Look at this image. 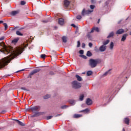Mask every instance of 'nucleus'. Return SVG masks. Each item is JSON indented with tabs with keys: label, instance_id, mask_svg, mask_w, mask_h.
<instances>
[{
	"label": "nucleus",
	"instance_id": "nucleus-1",
	"mask_svg": "<svg viewBox=\"0 0 131 131\" xmlns=\"http://www.w3.org/2000/svg\"><path fill=\"white\" fill-rule=\"evenodd\" d=\"M3 49L1 50V51L4 54H7L8 56L3 59L0 60V68L5 67L9 62H11V60H13L14 58H16L17 56L21 55L23 53V48L16 47L15 49H13V47L9 46L7 47L6 46H2Z\"/></svg>",
	"mask_w": 131,
	"mask_h": 131
},
{
	"label": "nucleus",
	"instance_id": "nucleus-2",
	"mask_svg": "<svg viewBox=\"0 0 131 131\" xmlns=\"http://www.w3.org/2000/svg\"><path fill=\"white\" fill-rule=\"evenodd\" d=\"M101 62H102V61L100 59H90L89 60V65L91 68H95V67H97V65L100 64Z\"/></svg>",
	"mask_w": 131,
	"mask_h": 131
},
{
	"label": "nucleus",
	"instance_id": "nucleus-3",
	"mask_svg": "<svg viewBox=\"0 0 131 131\" xmlns=\"http://www.w3.org/2000/svg\"><path fill=\"white\" fill-rule=\"evenodd\" d=\"M72 85L74 89H79V88H81V84L77 81H73Z\"/></svg>",
	"mask_w": 131,
	"mask_h": 131
},
{
	"label": "nucleus",
	"instance_id": "nucleus-4",
	"mask_svg": "<svg viewBox=\"0 0 131 131\" xmlns=\"http://www.w3.org/2000/svg\"><path fill=\"white\" fill-rule=\"evenodd\" d=\"M93 12H94L93 10H88L85 11V9H83L81 14L82 16H84V15H89V14H91V13H93Z\"/></svg>",
	"mask_w": 131,
	"mask_h": 131
},
{
	"label": "nucleus",
	"instance_id": "nucleus-5",
	"mask_svg": "<svg viewBox=\"0 0 131 131\" xmlns=\"http://www.w3.org/2000/svg\"><path fill=\"white\" fill-rule=\"evenodd\" d=\"M96 31L97 32H99V28L98 27H93L91 31V32L88 33V37H89V38H91V33H93V32H94V31Z\"/></svg>",
	"mask_w": 131,
	"mask_h": 131
},
{
	"label": "nucleus",
	"instance_id": "nucleus-6",
	"mask_svg": "<svg viewBox=\"0 0 131 131\" xmlns=\"http://www.w3.org/2000/svg\"><path fill=\"white\" fill-rule=\"evenodd\" d=\"M40 109V106H35L33 107H31L30 110L33 112H35V111H38Z\"/></svg>",
	"mask_w": 131,
	"mask_h": 131
},
{
	"label": "nucleus",
	"instance_id": "nucleus-7",
	"mask_svg": "<svg viewBox=\"0 0 131 131\" xmlns=\"http://www.w3.org/2000/svg\"><path fill=\"white\" fill-rule=\"evenodd\" d=\"M106 47L105 45H102L99 48V51L100 52H105L106 51Z\"/></svg>",
	"mask_w": 131,
	"mask_h": 131
},
{
	"label": "nucleus",
	"instance_id": "nucleus-8",
	"mask_svg": "<svg viewBox=\"0 0 131 131\" xmlns=\"http://www.w3.org/2000/svg\"><path fill=\"white\" fill-rule=\"evenodd\" d=\"M122 33H124V30L120 29L117 31L116 34H122Z\"/></svg>",
	"mask_w": 131,
	"mask_h": 131
},
{
	"label": "nucleus",
	"instance_id": "nucleus-9",
	"mask_svg": "<svg viewBox=\"0 0 131 131\" xmlns=\"http://www.w3.org/2000/svg\"><path fill=\"white\" fill-rule=\"evenodd\" d=\"M40 71V69H37L33 71L30 73V75H33V74H35V73H37V72H39Z\"/></svg>",
	"mask_w": 131,
	"mask_h": 131
},
{
	"label": "nucleus",
	"instance_id": "nucleus-10",
	"mask_svg": "<svg viewBox=\"0 0 131 131\" xmlns=\"http://www.w3.org/2000/svg\"><path fill=\"white\" fill-rule=\"evenodd\" d=\"M86 104L88 105H92L93 104V101L91 99L88 98L86 100Z\"/></svg>",
	"mask_w": 131,
	"mask_h": 131
},
{
	"label": "nucleus",
	"instance_id": "nucleus-11",
	"mask_svg": "<svg viewBox=\"0 0 131 131\" xmlns=\"http://www.w3.org/2000/svg\"><path fill=\"white\" fill-rule=\"evenodd\" d=\"M64 19L63 18H59L58 19V24H59V25H64Z\"/></svg>",
	"mask_w": 131,
	"mask_h": 131
},
{
	"label": "nucleus",
	"instance_id": "nucleus-12",
	"mask_svg": "<svg viewBox=\"0 0 131 131\" xmlns=\"http://www.w3.org/2000/svg\"><path fill=\"white\" fill-rule=\"evenodd\" d=\"M64 5L65 7H67L69 6V5H70V2H69L68 0H64Z\"/></svg>",
	"mask_w": 131,
	"mask_h": 131
},
{
	"label": "nucleus",
	"instance_id": "nucleus-13",
	"mask_svg": "<svg viewBox=\"0 0 131 131\" xmlns=\"http://www.w3.org/2000/svg\"><path fill=\"white\" fill-rule=\"evenodd\" d=\"M18 40H19V38H15L13 40H12L11 41V42H12V43H13V45H16V43H17V42H18Z\"/></svg>",
	"mask_w": 131,
	"mask_h": 131
},
{
	"label": "nucleus",
	"instance_id": "nucleus-14",
	"mask_svg": "<svg viewBox=\"0 0 131 131\" xmlns=\"http://www.w3.org/2000/svg\"><path fill=\"white\" fill-rule=\"evenodd\" d=\"M127 34H124L122 36V38H121V41H125V39H126V37L127 36Z\"/></svg>",
	"mask_w": 131,
	"mask_h": 131
},
{
	"label": "nucleus",
	"instance_id": "nucleus-15",
	"mask_svg": "<svg viewBox=\"0 0 131 131\" xmlns=\"http://www.w3.org/2000/svg\"><path fill=\"white\" fill-rule=\"evenodd\" d=\"M15 120L16 122L18 123V124H19V125H21V126H24L25 125V124H24V123H23L18 120Z\"/></svg>",
	"mask_w": 131,
	"mask_h": 131
},
{
	"label": "nucleus",
	"instance_id": "nucleus-16",
	"mask_svg": "<svg viewBox=\"0 0 131 131\" xmlns=\"http://www.w3.org/2000/svg\"><path fill=\"white\" fill-rule=\"evenodd\" d=\"M124 121L126 124H129V119H128V118H125Z\"/></svg>",
	"mask_w": 131,
	"mask_h": 131
},
{
	"label": "nucleus",
	"instance_id": "nucleus-17",
	"mask_svg": "<svg viewBox=\"0 0 131 131\" xmlns=\"http://www.w3.org/2000/svg\"><path fill=\"white\" fill-rule=\"evenodd\" d=\"M110 71H111V70H109L108 71L104 73L103 75V76H107L108 74H111V72Z\"/></svg>",
	"mask_w": 131,
	"mask_h": 131
},
{
	"label": "nucleus",
	"instance_id": "nucleus-18",
	"mask_svg": "<svg viewBox=\"0 0 131 131\" xmlns=\"http://www.w3.org/2000/svg\"><path fill=\"white\" fill-rule=\"evenodd\" d=\"M75 76L78 81H81V80H82V78H81V77L79 76V75H76Z\"/></svg>",
	"mask_w": 131,
	"mask_h": 131
},
{
	"label": "nucleus",
	"instance_id": "nucleus-19",
	"mask_svg": "<svg viewBox=\"0 0 131 131\" xmlns=\"http://www.w3.org/2000/svg\"><path fill=\"white\" fill-rule=\"evenodd\" d=\"M19 13V11H14L11 12V15L12 16H15V15H17Z\"/></svg>",
	"mask_w": 131,
	"mask_h": 131
},
{
	"label": "nucleus",
	"instance_id": "nucleus-20",
	"mask_svg": "<svg viewBox=\"0 0 131 131\" xmlns=\"http://www.w3.org/2000/svg\"><path fill=\"white\" fill-rule=\"evenodd\" d=\"M114 35V32H111L108 35V36H107V38H110V37H113Z\"/></svg>",
	"mask_w": 131,
	"mask_h": 131
},
{
	"label": "nucleus",
	"instance_id": "nucleus-21",
	"mask_svg": "<svg viewBox=\"0 0 131 131\" xmlns=\"http://www.w3.org/2000/svg\"><path fill=\"white\" fill-rule=\"evenodd\" d=\"M114 47V43H113V42H111L110 45V49L111 50H113Z\"/></svg>",
	"mask_w": 131,
	"mask_h": 131
},
{
	"label": "nucleus",
	"instance_id": "nucleus-22",
	"mask_svg": "<svg viewBox=\"0 0 131 131\" xmlns=\"http://www.w3.org/2000/svg\"><path fill=\"white\" fill-rule=\"evenodd\" d=\"M63 42H67V37L63 36L62 38Z\"/></svg>",
	"mask_w": 131,
	"mask_h": 131
},
{
	"label": "nucleus",
	"instance_id": "nucleus-23",
	"mask_svg": "<svg viewBox=\"0 0 131 131\" xmlns=\"http://www.w3.org/2000/svg\"><path fill=\"white\" fill-rule=\"evenodd\" d=\"M90 110L89 108H86L84 110H82L81 111V112H85V113H89L90 112Z\"/></svg>",
	"mask_w": 131,
	"mask_h": 131
},
{
	"label": "nucleus",
	"instance_id": "nucleus-24",
	"mask_svg": "<svg viewBox=\"0 0 131 131\" xmlns=\"http://www.w3.org/2000/svg\"><path fill=\"white\" fill-rule=\"evenodd\" d=\"M79 117H81V115L79 114H75L74 115V118H79Z\"/></svg>",
	"mask_w": 131,
	"mask_h": 131
},
{
	"label": "nucleus",
	"instance_id": "nucleus-25",
	"mask_svg": "<svg viewBox=\"0 0 131 131\" xmlns=\"http://www.w3.org/2000/svg\"><path fill=\"white\" fill-rule=\"evenodd\" d=\"M83 98H84V95L83 94H81L79 96V100L80 101H83Z\"/></svg>",
	"mask_w": 131,
	"mask_h": 131
},
{
	"label": "nucleus",
	"instance_id": "nucleus-26",
	"mask_svg": "<svg viewBox=\"0 0 131 131\" xmlns=\"http://www.w3.org/2000/svg\"><path fill=\"white\" fill-rule=\"evenodd\" d=\"M110 42V40H106L103 42V46H106V45H108L109 42Z\"/></svg>",
	"mask_w": 131,
	"mask_h": 131
},
{
	"label": "nucleus",
	"instance_id": "nucleus-27",
	"mask_svg": "<svg viewBox=\"0 0 131 131\" xmlns=\"http://www.w3.org/2000/svg\"><path fill=\"white\" fill-rule=\"evenodd\" d=\"M86 74L88 76H90L93 74V72L92 71H89L87 72Z\"/></svg>",
	"mask_w": 131,
	"mask_h": 131
},
{
	"label": "nucleus",
	"instance_id": "nucleus-28",
	"mask_svg": "<svg viewBox=\"0 0 131 131\" xmlns=\"http://www.w3.org/2000/svg\"><path fill=\"white\" fill-rule=\"evenodd\" d=\"M49 98H51V95L49 94H47L43 96L44 99H49Z\"/></svg>",
	"mask_w": 131,
	"mask_h": 131
},
{
	"label": "nucleus",
	"instance_id": "nucleus-29",
	"mask_svg": "<svg viewBox=\"0 0 131 131\" xmlns=\"http://www.w3.org/2000/svg\"><path fill=\"white\" fill-rule=\"evenodd\" d=\"M51 17H50V18H49L48 19L45 20H43L42 22L43 23H48V22H51Z\"/></svg>",
	"mask_w": 131,
	"mask_h": 131
},
{
	"label": "nucleus",
	"instance_id": "nucleus-30",
	"mask_svg": "<svg viewBox=\"0 0 131 131\" xmlns=\"http://www.w3.org/2000/svg\"><path fill=\"white\" fill-rule=\"evenodd\" d=\"M16 33L17 35H19L20 36H22V35H23V34L21 33V32L19 31H17Z\"/></svg>",
	"mask_w": 131,
	"mask_h": 131
},
{
	"label": "nucleus",
	"instance_id": "nucleus-31",
	"mask_svg": "<svg viewBox=\"0 0 131 131\" xmlns=\"http://www.w3.org/2000/svg\"><path fill=\"white\" fill-rule=\"evenodd\" d=\"M86 56H88V57H91L92 53L91 52V51L87 52Z\"/></svg>",
	"mask_w": 131,
	"mask_h": 131
},
{
	"label": "nucleus",
	"instance_id": "nucleus-32",
	"mask_svg": "<svg viewBox=\"0 0 131 131\" xmlns=\"http://www.w3.org/2000/svg\"><path fill=\"white\" fill-rule=\"evenodd\" d=\"M70 104H71L72 105H74L75 104V101L70 100Z\"/></svg>",
	"mask_w": 131,
	"mask_h": 131
},
{
	"label": "nucleus",
	"instance_id": "nucleus-33",
	"mask_svg": "<svg viewBox=\"0 0 131 131\" xmlns=\"http://www.w3.org/2000/svg\"><path fill=\"white\" fill-rule=\"evenodd\" d=\"M3 24L4 25L5 30H7V29H8V25L6 23H4Z\"/></svg>",
	"mask_w": 131,
	"mask_h": 131
},
{
	"label": "nucleus",
	"instance_id": "nucleus-34",
	"mask_svg": "<svg viewBox=\"0 0 131 131\" xmlns=\"http://www.w3.org/2000/svg\"><path fill=\"white\" fill-rule=\"evenodd\" d=\"M52 118H53L52 116H48L47 117V120H49V119H52Z\"/></svg>",
	"mask_w": 131,
	"mask_h": 131
},
{
	"label": "nucleus",
	"instance_id": "nucleus-35",
	"mask_svg": "<svg viewBox=\"0 0 131 131\" xmlns=\"http://www.w3.org/2000/svg\"><path fill=\"white\" fill-rule=\"evenodd\" d=\"M68 106L64 105L63 106H61V109H66V108H68Z\"/></svg>",
	"mask_w": 131,
	"mask_h": 131
},
{
	"label": "nucleus",
	"instance_id": "nucleus-36",
	"mask_svg": "<svg viewBox=\"0 0 131 131\" xmlns=\"http://www.w3.org/2000/svg\"><path fill=\"white\" fill-rule=\"evenodd\" d=\"M26 4V2L25 1H21L20 5L21 6H24Z\"/></svg>",
	"mask_w": 131,
	"mask_h": 131
},
{
	"label": "nucleus",
	"instance_id": "nucleus-37",
	"mask_svg": "<svg viewBox=\"0 0 131 131\" xmlns=\"http://www.w3.org/2000/svg\"><path fill=\"white\" fill-rule=\"evenodd\" d=\"M90 9H91V10H94V9H95V5H91Z\"/></svg>",
	"mask_w": 131,
	"mask_h": 131
},
{
	"label": "nucleus",
	"instance_id": "nucleus-38",
	"mask_svg": "<svg viewBox=\"0 0 131 131\" xmlns=\"http://www.w3.org/2000/svg\"><path fill=\"white\" fill-rule=\"evenodd\" d=\"M40 57L42 58V59H45V58H46V54H41Z\"/></svg>",
	"mask_w": 131,
	"mask_h": 131
},
{
	"label": "nucleus",
	"instance_id": "nucleus-39",
	"mask_svg": "<svg viewBox=\"0 0 131 131\" xmlns=\"http://www.w3.org/2000/svg\"><path fill=\"white\" fill-rule=\"evenodd\" d=\"M77 48H79V47H80V41H77Z\"/></svg>",
	"mask_w": 131,
	"mask_h": 131
},
{
	"label": "nucleus",
	"instance_id": "nucleus-40",
	"mask_svg": "<svg viewBox=\"0 0 131 131\" xmlns=\"http://www.w3.org/2000/svg\"><path fill=\"white\" fill-rule=\"evenodd\" d=\"M77 19H78V20H80V19L81 18V15H77L76 17Z\"/></svg>",
	"mask_w": 131,
	"mask_h": 131
},
{
	"label": "nucleus",
	"instance_id": "nucleus-41",
	"mask_svg": "<svg viewBox=\"0 0 131 131\" xmlns=\"http://www.w3.org/2000/svg\"><path fill=\"white\" fill-rule=\"evenodd\" d=\"M89 46L90 48H92V47H93V43H92V42H90L89 43Z\"/></svg>",
	"mask_w": 131,
	"mask_h": 131
},
{
	"label": "nucleus",
	"instance_id": "nucleus-42",
	"mask_svg": "<svg viewBox=\"0 0 131 131\" xmlns=\"http://www.w3.org/2000/svg\"><path fill=\"white\" fill-rule=\"evenodd\" d=\"M79 54H81V55H82V54H83V50H80Z\"/></svg>",
	"mask_w": 131,
	"mask_h": 131
},
{
	"label": "nucleus",
	"instance_id": "nucleus-43",
	"mask_svg": "<svg viewBox=\"0 0 131 131\" xmlns=\"http://www.w3.org/2000/svg\"><path fill=\"white\" fill-rule=\"evenodd\" d=\"M91 3L92 4H96V0H91Z\"/></svg>",
	"mask_w": 131,
	"mask_h": 131
},
{
	"label": "nucleus",
	"instance_id": "nucleus-44",
	"mask_svg": "<svg viewBox=\"0 0 131 131\" xmlns=\"http://www.w3.org/2000/svg\"><path fill=\"white\" fill-rule=\"evenodd\" d=\"M82 48H85V44L84 43H82Z\"/></svg>",
	"mask_w": 131,
	"mask_h": 131
},
{
	"label": "nucleus",
	"instance_id": "nucleus-45",
	"mask_svg": "<svg viewBox=\"0 0 131 131\" xmlns=\"http://www.w3.org/2000/svg\"><path fill=\"white\" fill-rule=\"evenodd\" d=\"M82 57L83 59H86V57L85 55H82Z\"/></svg>",
	"mask_w": 131,
	"mask_h": 131
},
{
	"label": "nucleus",
	"instance_id": "nucleus-46",
	"mask_svg": "<svg viewBox=\"0 0 131 131\" xmlns=\"http://www.w3.org/2000/svg\"><path fill=\"white\" fill-rule=\"evenodd\" d=\"M50 75H54V72H51L50 73Z\"/></svg>",
	"mask_w": 131,
	"mask_h": 131
},
{
	"label": "nucleus",
	"instance_id": "nucleus-47",
	"mask_svg": "<svg viewBox=\"0 0 131 131\" xmlns=\"http://www.w3.org/2000/svg\"><path fill=\"white\" fill-rule=\"evenodd\" d=\"M61 114H58L55 116V117H58V116H60Z\"/></svg>",
	"mask_w": 131,
	"mask_h": 131
},
{
	"label": "nucleus",
	"instance_id": "nucleus-48",
	"mask_svg": "<svg viewBox=\"0 0 131 131\" xmlns=\"http://www.w3.org/2000/svg\"><path fill=\"white\" fill-rule=\"evenodd\" d=\"M71 26H73V27H75V28L76 27V26L74 24H72Z\"/></svg>",
	"mask_w": 131,
	"mask_h": 131
},
{
	"label": "nucleus",
	"instance_id": "nucleus-49",
	"mask_svg": "<svg viewBox=\"0 0 131 131\" xmlns=\"http://www.w3.org/2000/svg\"><path fill=\"white\" fill-rule=\"evenodd\" d=\"M2 23H4V21H3V20H0V24H2Z\"/></svg>",
	"mask_w": 131,
	"mask_h": 131
},
{
	"label": "nucleus",
	"instance_id": "nucleus-50",
	"mask_svg": "<svg viewBox=\"0 0 131 131\" xmlns=\"http://www.w3.org/2000/svg\"><path fill=\"white\" fill-rule=\"evenodd\" d=\"M97 23L99 24L100 23V19H98Z\"/></svg>",
	"mask_w": 131,
	"mask_h": 131
},
{
	"label": "nucleus",
	"instance_id": "nucleus-51",
	"mask_svg": "<svg viewBox=\"0 0 131 131\" xmlns=\"http://www.w3.org/2000/svg\"><path fill=\"white\" fill-rule=\"evenodd\" d=\"M3 39H4L3 37L0 38V40H3Z\"/></svg>",
	"mask_w": 131,
	"mask_h": 131
},
{
	"label": "nucleus",
	"instance_id": "nucleus-52",
	"mask_svg": "<svg viewBox=\"0 0 131 131\" xmlns=\"http://www.w3.org/2000/svg\"><path fill=\"white\" fill-rule=\"evenodd\" d=\"M35 116H36V115H34L32 116V117H35Z\"/></svg>",
	"mask_w": 131,
	"mask_h": 131
},
{
	"label": "nucleus",
	"instance_id": "nucleus-53",
	"mask_svg": "<svg viewBox=\"0 0 131 131\" xmlns=\"http://www.w3.org/2000/svg\"><path fill=\"white\" fill-rule=\"evenodd\" d=\"M21 90H25V88H21Z\"/></svg>",
	"mask_w": 131,
	"mask_h": 131
},
{
	"label": "nucleus",
	"instance_id": "nucleus-54",
	"mask_svg": "<svg viewBox=\"0 0 131 131\" xmlns=\"http://www.w3.org/2000/svg\"><path fill=\"white\" fill-rule=\"evenodd\" d=\"M122 131H125V129H124V128H123Z\"/></svg>",
	"mask_w": 131,
	"mask_h": 131
},
{
	"label": "nucleus",
	"instance_id": "nucleus-55",
	"mask_svg": "<svg viewBox=\"0 0 131 131\" xmlns=\"http://www.w3.org/2000/svg\"><path fill=\"white\" fill-rule=\"evenodd\" d=\"M127 31H128V29H127V30L125 31V32H127Z\"/></svg>",
	"mask_w": 131,
	"mask_h": 131
},
{
	"label": "nucleus",
	"instance_id": "nucleus-56",
	"mask_svg": "<svg viewBox=\"0 0 131 131\" xmlns=\"http://www.w3.org/2000/svg\"><path fill=\"white\" fill-rule=\"evenodd\" d=\"M129 35H131V31L129 32Z\"/></svg>",
	"mask_w": 131,
	"mask_h": 131
},
{
	"label": "nucleus",
	"instance_id": "nucleus-57",
	"mask_svg": "<svg viewBox=\"0 0 131 131\" xmlns=\"http://www.w3.org/2000/svg\"><path fill=\"white\" fill-rule=\"evenodd\" d=\"M19 72V71H17V72Z\"/></svg>",
	"mask_w": 131,
	"mask_h": 131
}]
</instances>
